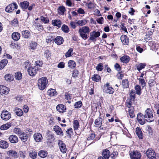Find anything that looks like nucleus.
<instances>
[{
	"instance_id": "obj_1",
	"label": "nucleus",
	"mask_w": 159,
	"mask_h": 159,
	"mask_svg": "<svg viewBox=\"0 0 159 159\" xmlns=\"http://www.w3.org/2000/svg\"><path fill=\"white\" fill-rule=\"evenodd\" d=\"M90 30L88 26H84L79 29L78 32L80 36L84 40H86L88 38V35Z\"/></svg>"
},
{
	"instance_id": "obj_2",
	"label": "nucleus",
	"mask_w": 159,
	"mask_h": 159,
	"mask_svg": "<svg viewBox=\"0 0 159 159\" xmlns=\"http://www.w3.org/2000/svg\"><path fill=\"white\" fill-rule=\"evenodd\" d=\"M48 83L47 78L42 77L38 80V85L40 90H43L45 89Z\"/></svg>"
},
{
	"instance_id": "obj_3",
	"label": "nucleus",
	"mask_w": 159,
	"mask_h": 159,
	"mask_svg": "<svg viewBox=\"0 0 159 159\" xmlns=\"http://www.w3.org/2000/svg\"><path fill=\"white\" fill-rule=\"evenodd\" d=\"M144 117L145 118L148 119H146L148 122H151L153 120L152 112L150 108H148L145 111Z\"/></svg>"
},
{
	"instance_id": "obj_4",
	"label": "nucleus",
	"mask_w": 159,
	"mask_h": 159,
	"mask_svg": "<svg viewBox=\"0 0 159 159\" xmlns=\"http://www.w3.org/2000/svg\"><path fill=\"white\" fill-rule=\"evenodd\" d=\"M103 91L104 92L109 94H112L114 92V89L110 85L109 83L108 82L103 86Z\"/></svg>"
},
{
	"instance_id": "obj_5",
	"label": "nucleus",
	"mask_w": 159,
	"mask_h": 159,
	"mask_svg": "<svg viewBox=\"0 0 159 159\" xmlns=\"http://www.w3.org/2000/svg\"><path fill=\"white\" fill-rule=\"evenodd\" d=\"M11 117V114L9 111L6 110L2 111L1 114V117L2 120L7 121L9 120Z\"/></svg>"
},
{
	"instance_id": "obj_6",
	"label": "nucleus",
	"mask_w": 159,
	"mask_h": 159,
	"mask_svg": "<svg viewBox=\"0 0 159 159\" xmlns=\"http://www.w3.org/2000/svg\"><path fill=\"white\" fill-rule=\"evenodd\" d=\"M129 155L131 159H140L141 154L137 151H131Z\"/></svg>"
},
{
	"instance_id": "obj_7",
	"label": "nucleus",
	"mask_w": 159,
	"mask_h": 159,
	"mask_svg": "<svg viewBox=\"0 0 159 159\" xmlns=\"http://www.w3.org/2000/svg\"><path fill=\"white\" fill-rule=\"evenodd\" d=\"M17 5L16 3L11 4L7 6L5 8V11L8 12H10L12 11L15 9L17 8Z\"/></svg>"
},
{
	"instance_id": "obj_8",
	"label": "nucleus",
	"mask_w": 159,
	"mask_h": 159,
	"mask_svg": "<svg viewBox=\"0 0 159 159\" xmlns=\"http://www.w3.org/2000/svg\"><path fill=\"white\" fill-rule=\"evenodd\" d=\"M57 143L61 151L63 153H65L67 151V149L65 144L60 140L58 141Z\"/></svg>"
},
{
	"instance_id": "obj_9",
	"label": "nucleus",
	"mask_w": 159,
	"mask_h": 159,
	"mask_svg": "<svg viewBox=\"0 0 159 159\" xmlns=\"http://www.w3.org/2000/svg\"><path fill=\"white\" fill-rule=\"evenodd\" d=\"M146 154L147 157L151 159H153L156 157L155 151L152 148H149L147 150Z\"/></svg>"
},
{
	"instance_id": "obj_10",
	"label": "nucleus",
	"mask_w": 159,
	"mask_h": 159,
	"mask_svg": "<svg viewBox=\"0 0 159 159\" xmlns=\"http://www.w3.org/2000/svg\"><path fill=\"white\" fill-rule=\"evenodd\" d=\"M128 108V112L130 117L132 118L135 116V115L134 113V108L133 106H131V104L130 102L128 103L127 105Z\"/></svg>"
},
{
	"instance_id": "obj_11",
	"label": "nucleus",
	"mask_w": 159,
	"mask_h": 159,
	"mask_svg": "<svg viewBox=\"0 0 159 159\" xmlns=\"http://www.w3.org/2000/svg\"><path fill=\"white\" fill-rule=\"evenodd\" d=\"M100 35V33L98 31H93L90 33V37L89 39L93 41H95V39L98 37Z\"/></svg>"
},
{
	"instance_id": "obj_12",
	"label": "nucleus",
	"mask_w": 159,
	"mask_h": 159,
	"mask_svg": "<svg viewBox=\"0 0 159 159\" xmlns=\"http://www.w3.org/2000/svg\"><path fill=\"white\" fill-rule=\"evenodd\" d=\"M38 70L34 66V67L31 66L28 68L27 71L30 76H34L36 74Z\"/></svg>"
},
{
	"instance_id": "obj_13",
	"label": "nucleus",
	"mask_w": 159,
	"mask_h": 159,
	"mask_svg": "<svg viewBox=\"0 0 159 159\" xmlns=\"http://www.w3.org/2000/svg\"><path fill=\"white\" fill-rule=\"evenodd\" d=\"M9 91V88L3 85H0V93L2 95L8 94Z\"/></svg>"
},
{
	"instance_id": "obj_14",
	"label": "nucleus",
	"mask_w": 159,
	"mask_h": 159,
	"mask_svg": "<svg viewBox=\"0 0 159 159\" xmlns=\"http://www.w3.org/2000/svg\"><path fill=\"white\" fill-rule=\"evenodd\" d=\"M7 153L8 156L14 158H16L18 157L17 152L15 150H10L7 152Z\"/></svg>"
},
{
	"instance_id": "obj_15",
	"label": "nucleus",
	"mask_w": 159,
	"mask_h": 159,
	"mask_svg": "<svg viewBox=\"0 0 159 159\" xmlns=\"http://www.w3.org/2000/svg\"><path fill=\"white\" fill-rule=\"evenodd\" d=\"M9 141L12 143H15L18 142V139L15 135L12 134L10 135L8 138Z\"/></svg>"
},
{
	"instance_id": "obj_16",
	"label": "nucleus",
	"mask_w": 159,
	"mask_h": 159,
	"mask_svg": "<svg viewBox=\"0 0 159 159\" xmlns=\"http://www.w3.org/2000/svg\"><path fill=\"white\" fill-rule=\"evenodd\" d=\"M57 134L60 136H63V133L62 130L58 126H55L53 128Z\"/></svg>"
},
{
	"instance_id": "obj_17",
	"label": "nucleus",
	"mask_w": 159,
	"mask_h": 159,
	"mask_svg": "<svg viewBox=\"0 0 159 159\" xmlns=\"http://www.w3.org/2000/svg\"><path fill=\"white\" fill-rule=\"evenodd\" d=\"M52 25L55 26H56L59 28H60L62 23L59 19L53 20H52Z\"/></svg>"
},
{
	"instance_id": "obj_18",
	"label": "nucleus",
	"mask_w": 159,
	"mask_h": 159,
	"mask_svg": "<svg viewBox=\"0 0 159 159\" xmlns=\"http://www.w3.org/2000/svg\"><path fill=\"white\" fill-rule=\"evenodd\" d=\"M102 119L101 117H98L95 121V124L96 127H100V129H103V128H101V126L102 124Z\"/></svg>"
},
{
	"instance_id": "obj_19",
	"label": "nucleus",
	"mask_w": 159,
	"mask_h": 159,
	"mask_svg": "<svg viewBox=\"0 0 159 159\" xmlns=\"http://www.w3.org/2000/svg\"><path fill=\"white\" fill-rule=\"evenodd\" d=\"M103 157L106 159H108L110 156V152L109 150L107 149L104 150L102 152Z\"/></svg>"
},
{
	"instance_id": "obj_20",
	"label": "nucleus",
	"mask_w": 159,
	"mask_h": 159,
	"mask_svg": "<svg viewBox=\"0 0 159 159\" xmlns=\"http://www.w3.org/2000/svg\"><path fill=\"white\" fill-rule=\"evenodd\" d=\"M64 41L63 38L60 36H57L54 39L55 42L58 45H60L63 43Z\"/></svg>"
},
{
	"instance_id": "obj_21",
	"label": "nucleus",
	"mask_w": 159,
	"mask_h": 159,
	"mask_svg": "<svg viewBox=\"0 0 159 159\" xmlns=\"http://www.w3.org/2000/svg\"><path fill=\"white\" fill-rule=\"evenodd\" d=\"M34 137L36 142H40L43 139L42 135L39 133H35L34 135Z\"/></svg>"
},
{
	"instance_id": "obj_22",
	"label": "nucleus",
	"mask_w": 159,
	"mask_h": 159,
	"mask_svg": "<svg viewBox=\"0 0 159 159\" xmlns=\"http://www.w3.org/2000/svg\"><path fill=\"white\" fill-rule=\"evenodd\" d=\"M120 39L124 44H127L129 42V39L125 35H122L120 37Z\"/></svg>"
},
{
	"instance_id": "obj_23",
	"label": "nucleus",
	"mask_w": 159,
	"mask_h": 159,
	"mask_svg": "<svg viewBox=\"0 0 159 159\" xmlns=\"http://www.w3.org/2000/svg\"><path fill=\"white\" fill-rule=\"evenodd\" d=\"M56 108L57 110L60 112H64L66 110L65 106L62 104L57 105L56 107Z\"/></svg>"
},
{
	"instance_id": "obj_24",
	"label": "nucleus",
	"mask_w": 159,
	"mask_h": 159,
	"mask_svg": "<svg viewBox=\"0 0 159 159\" xmlns=\"http://www.w3.org/2000/svg\"><path fill=\"white\" fill-rule=\"evenodd\" d=\"M20 138L24 142H26L28 139V136L26 134L23 132L19 136Z\"/></svg>"
},
{
	"instance_id": "obj_25",
	"label": "nucleus",
	"mask_w": 159,
	"mask_h": 159,
	"mask_svg": "<svg viewBox=\"0 0 159 159\" xmlns=\"http://www.w3.org/2000/svg\"><path fill=\"white\" fill-rule=\"evenodd\" d=\"M143 115L141 113L138 114L137 119L141 125H143L145 123V120L143 119Z\"/></svg>"
},
{
	"instance_id": "obj_26",
	"label": "nucleus",
	"mask_w": 159,
	"mask_h": 159,
	"mask_svg": "<svg viewBox=\"0 0 159 159\" xmlns=\"http://www.w3.org/2000/svg\"><path fill=\"white\" fill-rule=\"evenodd\" d=\"M9 146L8 143L5 140L0 141V148L3 149H6Z\"/></svg>"
},
{
	"instance_id": "obj_27",
	"label": "nucleus",
	"mask_w": 159,
	"mask_h": 159,
	"mask_svg": "<svg viewBox=\"0 0 159 159\" xmlns=\"http://www.w3.org/2000/svg\"><path fill=\"white\" fill-rule=\"evenodd\" d=\"M20 34L17 32H15L12 34V38L14 40L17 41L20 38Z\"/></svg>"
},
{
	"instance_id": "obj_28",
	"label": "nucleus",
	"mask_w": 159,
	"mask_h": 159,
	"mask_svg": "<svg viewBox=\"0 0 159 159\" xmlns=\"http://www.w3.org/2000/svg\"><path fill=\"white\" fill-rule=\"evenodd\" d=\"M29 5V2L27 1H25L21 2L20 3L21 7L23 9H26L27 8Z\"/></svg>"
},
{
	"instance_id": "obj_29",
	"label": "nucleus",
	"mask_w": 159,
	"mask_h": 159,
	"mask_svg": "<svg viewBox=\"0 0 159 159\" xmlns=\"http://www.w3.org/2000/svg\"><path fill=\"white\" fill-rule=\"evenodd\" d=\"M47 93L48 95L51 97L56 96L57 94L56 90L53 89H49L47 92Z\"/></svg>"
},
{
	"instance_id": "obj_30",
	"label": "nucleus",
	"mask_w": 159,
	"mask_h": 159,
	"mask_svg": "<svg viewBox=\"0 0 159 159\" xmlns=\"http://www.w3.org/2000/svg\"><path fill=\"white\" fill-rule=\"evenodd\" d=\"M136 133L139 139H143L142 133L139 128L137 127L136 129Z\"/></svg>"
},
{
	"instance_id": "obj_31",
	"label": "nucleus",
	"mask_w": 159,
	"mask_h": 159,
	"mask_svg": "<svg viewBox=\"0 0 159 159\" xmlns=\"http://www.w3.org/2000/svg\"><path fill=\"white\" fill-rule=\"evenodd\" d=\"M30 157L33 159H35L36 158L37 156V152L33 150H30L29 152Z\"/></svg>"
},
{
	"instance_id": "obj_32",
	"label": "nucleus",
	"mask_w": 159,
	"mask_h": 159,
	"mask_svg": "<svg viewBox=\"0 0 159 159\" xmlns=\"http://www.w3.org/2000/svg\"><path fill=\"white\" fill-rule=\"evenodd\" d=\"M130 59L129 57L127 56H124L120 58L121 61L125 63H128Z\"/></svg>"
},
{
	"instance_id": "obj_33",
	"label": "nucleus",
	"mask_w": 159,
	"mask_h": 159,
	"mask_svg": "<svg viewBox=\"0 0 159 159\" xmlns=\"http://www.w3.org/2000/svg\"><path fill=\"white\" fill-rule=\"evenodd\" d=\"M149 45L151 47V49L152 50L157 48L158 46V44H156L153 41H151L149 43Z\"/></svg>"
},
{
	"instance_id": "obj_34",
	"label": "nucleus",
	"mask_w": 159,
	"mask_h": 159,
	"mask_svg": "<svg viewBox=\"0 0 159 159\" xmlns=\"http://www.w3.org/2000/svg\"><path fill=\"white\" fill-rule=\"evenodd\" d=\"M87 23V21L85 19L79 20L76 22V24L77 25L82 26L85 25Z\"/></svg>"
},
{
	"instance_id": "obj_35",
	"label": "nucleus",
	"mask_w": 159,
	"mask_h": 159,
	"mask_svg": "<svg viewBox=\"0 0 159 159\" xmlns=\"http://www.w3.org/2000/svg\"><path fill=\"white\" fill-rule=\"evenodd\" d=\"M11 125V124L10 122L7 123L5 124L2 125L0 127L1 130H5L8 129Z\"/></svg>"
},
{
	"instance_id": "obj_36",
	"label": "nucleus",
	"mask_w": 159,
	"mask_h": 159,
	"mask_svg": "<svg viewBox=\"0 0 159 159\" xmlns=\"http://www.w3.org/2000/svg\"><path fill=\"white\" fill-rule=\"evenodd\" d=\"M8 63V61L6 59H4L0 62V70L4 68Z\"/></svg>"
},
{
	"instance_id": "obj_37",
	"label": "nucleus",
	"mask_w": 159,
	"mask_h": 159,
	"mask_svg": "<svg viewBox=\"0 0 159 159\" xmlns=\"http://www.w3.org/2000/svg\"><path fill=\"white\" fill-rule=\"evenodd\" d=\"M38 155L40 157L44 158L47 156L48 153L46 151L41 150L39 152Z\"/></svg>"
},
{
	"instance_id": "obj_38",
	"label": "nucleus",
	"mask_w": 159,
	"mask_h": 159,
	"mask_svg": "<svg viewBox=\"0 0 159 159\" xmlns=\"http://www.w3.org/2000/svg\"><path fill=\"white\" fill-rule=\"evenodd\" d=\"M15 110L16 115L19 116H22L23 114V112L21 109L17 107L15 108Z\"/></svg>"
},
{
	"instance_id": "obj_39",
	"label": "nucleus",
	"mask_w": 159,
	"mask_h": 159,
	"mask_svg": "<svg viewBox=\"0 0 159 159\" xmlns=\"http://www.w3.org/2000/svg\"><path fill=\"white\" fill-rule=\"evenodd\" d=\"M129 82L127 79L123 80L122 81V85L124 88H127L129 86Z\"/></svg>"
},
{
	"instance_id": "obj_40",
	"label": "nucleus",
	"mask_w": 159,
	"mask_h": 159,
	"mask_svg": "<svg viewBox=\"0 0 159 159\" xmlns=\"http://www.w3.org/2000/svg\"><path fill=\"white\" fill-rule=\"evenodd\" d=\"M43 64V62L41 61H36L35 63L34 67L37 69L38 70L40 69L41 66Z\"/></svg>"
},
{
	"instance_id": "obj_41",
	"label": "nucleus",
	"mask_w": 159,
	"mask_h": 159,
	"mask_svg": "<svg viewBox=\"0 0 159 159\" xmlns=\"http://www.w3.org/2000/svg\"><path fill=\"white\" fill-rule=\"evenodd\" d=\"M146 66V64L144 63H140L136 65L137 70L140 71L142 69L144 68Z\"/></svg>"
},
{
	"instance_id": "obj_42",
	"label": "nucleus",
	"mask_w": 159,
	"mask_h": 159,
	"mask_svg": "<svg viewBox=\"0 0 159 159\" xmlns=\"http://www.w3.org/2000/svg\"><path fill=\"white\" fill-rule=\"evenodd\" d=\"M76 63L75 61L73 60H70L68 62V66L70 68H73L75 67Z\"/></svg>"
},
{
	"instance_id": "obj_43",
	"label": "nucleus",
	"mask_w": 159,
	"mask_h": 159,
	"mask_svg": "<svg viewBox=\"0 0 159 159\" xmlns=\"http://www.w3.org/2000/svg\"><path fill=\"white\" fill-rule=\"evenodd\" d=\"M92 78L93 81L96 82L99 81L101 80L100 76L97 74H94Z\"/></svg>"
},
{
	"instance_id": "obj_44",
	"label": "nucleus",
	"mask_w": 159,
	"mask_h": 159,
	"mask_svg": "<svg viewBox=\"0 0 159 159\" xmlns=\"http://www.w3.org/2000/svg\"><path fill=\"white\" fill-rule=\"evenodd\" d=\"M58 13L61 15H64L66 10L65 7L63 6H61L58 9Z\"/></svg>"
},
{
	"instance_id": "obj_45",
	"label": "nucleus",
	"mask_w": 159,
	"mask_h": 159,
	"mask_svg": "<svg viewBox=\"0 0 159 159\" xmlns=\"http://www.w3.org/2000/svg\"><path fill=\"white\" fill-rule=\"evenodd\" d=\"M22 37L25 38H28L30 35V32L27 30L23 31L22 32Z\"/></svg>"
},
{
	"instance_id": "obj_46",
	"label": "nucleus",
	"mask_w": 159,
	"mask_h": 159,
	"mask_svg": "<svg viewBox=\"0 0 159 159\" xmlns=\"http://www.w3.org/2000/svg\"><path fill=\"white\" fill-rule=\"evenodd\" d=\"M136 93L138 95H140L141 93L140 86L139 85H137L135 87Z\"/></svg>"
},
{
	"instance_id": "obj_47",
	"label": "nucleus",
	"mask_w": 159,
	"mask_h": 159,
	"mask_svg": "<svg viewBox=\"0 0 159 159\" xmlns=\"http://www.w3.org/2000/svg\"><path fill=\"white\" fill-rule=\"evenodd\" d=\"M61 29L64 32L66 33H67L69 32L68 27L65 25H62Z\"/></svg>"
},
{
	"instance_id": "obj_48",
	"label": "nucleus",
	"mask_w": 159,
	"mask_h": 159,
	"mask_svg": "<svg viewBox=\"0 0 159 159\" xmlns=\"http://www.w3.org/2000/svg\"><path fill=\"white\" fill-rule=\"evenodd\" d=\"M98 71H101L103 69V65L102 63L98 64L96 67Z\"/></svg>"
},
{
	"instance_id": "obj_49",
	"label": "nucleus",
	"mask_w": 159,
	"mask_h": 159,
	"mask_svg": "<svg viewBox=\"0 0 159 159\" xmlns=\"http://www.w3.org/2000/svg\"><path fill=\"white\" fill-rule=\"evenodd\" d=\"M79 126V124L77 120H74L73 122V127L75 130H77Z\"/></svg>"
},
{
	"instance_id": "obj_50",
	"label": "nucleus",
	"mask_w": 159,
	"mask_h": 159,
	"mask_svg": "<svg viewBox=\"0 0 159 159\" xmlns=\"http://www.w3.org/2000/svg\"><path fill=\"white\" fill-rule=\"evenodd\" d=\"M37 46V43L34 42H32L30 45V49L33 50L36 48Z\"/></svg>"
},
{
	"instance_id": "obj_51",
	"label": "nucleus",
	"mask_w": 159,
	"mask_h": 159,
	"mask_svg": "<svg viewBox=\"0 0 159 159\" xmlns=\"http://www.w3.org/2000/svg\"><path fill=\"white\" fill-rule=\"evenodd\" d=\"M15 77L16 79L20 80L22 78L21 74L20 72H17L15 74Z\"/></svg>"
},
{
	"instance_id": "obj_52",
	"label": "nucleus",
	"mask_w": 159,
	"mask_h": 159,
	"mask_svg": "<svg viewBox=\"0 0 159 159\" xmlns=\"http://www.w3.org/2000/svg\"><path fill=\"white\" fill-rule=\"evenodd\" d=\"M82 105V102L81 101H80L78 102H76L74 105V106L75 108H78L81 107Z\"/></svg>"
},
{
	"instance_id": "obj_53",
	"label": "nucleus",
	"mask_w": 159,
	"mask_h": 159,
	"mask_svg": "<svg viewBox=\"0 0 159 159\" xmlns=\"http://www.w3.org/2000/svg\"><path fill=\"white\" fill-rule=\"evenodd\" d=\"M13 131L15 134L19 135V136L23 132L21 131L20 129L18 128H15L13 130Z\"/></svg>"
},
{
	"instance_id": "obj_54",
	"label": "nucleus",
	"mask_w": 159,
	"mask_h": 159,
	"mask_svg": "<svg viewBox=\"0 0 159 159\" xmlns=\"http://www.w3.org/2000/svg\"><path fill=\"white\" fill-rule=\"evenodd\" d=\"M73 51V49L72 48H70L68 51L66 53L65 56L66 57H69L71 56V53Z\"/></svg>"
},
{
	"instance_id": "obj_55",
	"label": "nucleus",
	"mask_w": 159,
	"mask_h": 159,
	"mask_svg": "<svg viewBox=\"0 0 159 159\" xmlns=\"http://www.w3.org/2000/svg\"><path fill=\"white\" fill-rule=\"evenodd\" d=\"M148 84L149 85L150 87H152L155 85L156 84V82L153 79H151L149 80Z\"/></svg>"
},
{
	"instance_id": "obj_56",
	"label": "nucleus",
	"mask_w": 159,
	"mask_h": 159,
	"mask_svg": "<svg viewBox=\"0 0 159 159\" xmlns=\"http://www.w3.org/2000/svg\"><path fill=\"white\" fill-rule=\"evenodd\" d=\"M118 155V152L116 151H114L111 155L110 156L112 159H115Z\"/></svg>"
},
{
	"instance_id": "obj_57",
	"label": "nucleus",
	"mask_w": 159,
	"mask_h": 159,
	"mask_svg": "<svg viewBox=\"0 0 159 159\" xmlns=\"http://www.w3.org/2000/svg\"><path fill=\"white\" fill-rule=\"evenodd\" d=\"M5 78L6 80L11 81L12 80L11 75L10 74L6 75L5 76Z\"/></svg>"
},
{
	"instance_id": "obj_58",
	"label": "nucleus",
	"mask_w": 159,
	"mask_h": 159,
	"mask_svg": "<svg viewBox=\"0 0 159 159\" xmlns=\"http://www.w3.org/2000/svg\"><path fill=\"white\" fill-rule=\"evenodd\" d=\"M139 83L141 85L142 87L143 88L146 85V83L145 82L144 80L142 78H139Z\"/></svg>"
},
{
	"instance_id": "obj_59",
	"label": "nucleus",
	"mask_w": 159,
	"mask_h": 159,
	"mask_svg": "<svg viewBox=\"0 0 159 159\" xmlns=\"http://www.w3.org/2000/svg\"><path fill=\"white\" fill-rule=\"evenodd\" d=\"M41 20L44 23H47L48 22L49 20L48 18L45 17L43 16H41L40 17Z\"/></svg>"
},
{
	"instance_id": "obj_60",
	"label": "nucleus",
	"mask_w": 159,
	"mask_h": 159,
	"mask_svg": "<svg viewBox=\"0 0 159 159\" xmlns=\"http://www.w3.org/2000/svg\"><path fill=\"white\" fill-rule=\"evenodd\" d=\"M18 22L16 19H15L11 22V24L13 26H17L18 25Z\"/></svg>"
},
{
	"instance_id": "obj_61",
	"label": "nucleus",
	"mask_w": 159,
	"mask_h": 159,
	"mask_svg": "<svg viewBox=\"0 0 159 159\" xmlns=\"http://www.w3.org/2000/svg\"><path fill=\"white\" fill-rule=\"evenodd\" d=\"M19 154L21 157L24 159L25 157L26 153L25 151H20L19 152Z\"/></svg>"
},
{
	"instance_id": "obj_62",
	"label": "nucleus",
	"mask_w": 159,
	"mask_h": 159,
	"mask_svg": "<svg viewBox=\"0 0 159 159\" xmlns=\"http://www.w3.org/2000/svg\"><path fill=\"white\" fill-rule=\"evenodd\" d=\"M65 98L67 100H70L71 98V94L66 93L65 94Z\"/></svg>"
},
{
	"instance_id": "obj_63",
	"label": "nucleus",
	"mask_w": 159,
	"mask_h": 159,
	"mask_svg": "<svg viewBox=\"0 0 159 159\" xmlns=\"http://www.w3.org/2000/svg\"><path fill=\"white\" fill-rule=\"evenodd\" d=\"M103 18L101 17L98 18L97 19V21L98 23L100 24H102L103 23Z\"/></svg>"
},
{
	"instance_id": "obj_64",
	"label": "nucleus",
	"mask_w": 159,
	"mask_h": 159,
	"mask_svg": "<svg viewBox=\"0 0 159 159\" xmlns=\"http://www.w3.org/2000/svg\"><path fill=\"white\" fill-rule=\"evenodd\" d=\"M79 71L76 70H75L72 74V76L74 77H77L78 75L79 74Z\"/></svg>"
}]
</instances>
